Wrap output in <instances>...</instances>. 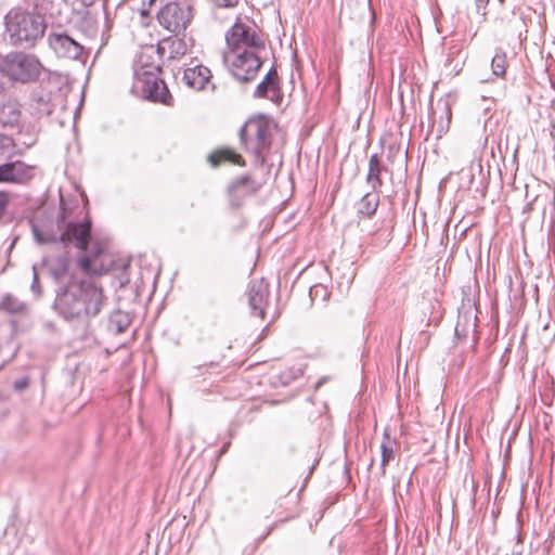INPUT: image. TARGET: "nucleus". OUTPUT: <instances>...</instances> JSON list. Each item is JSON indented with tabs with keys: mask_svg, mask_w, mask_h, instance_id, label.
Listing matches in <instances>:
<instances>
[{
	"mask_svg": "<svg viewBox=\"0 0 555 555\" xmlns=\"http://www.w3.org/2000/svg\"><path fill=\"white\" fill-rule=\"evenodd\" d=\"M107 297L102 286L90 280L73 282L57 293L54 308L65 320L85 322L100 314Z\"/></svg>",
	"mask_w": 555,
	"mask_h": 555,
	"instance_id": "1",
	"label": "nucleus"
},
{
	"mask_svg": "<svg viewBox=\"0 0 555 555\" xmlns=\"http://www.w3.org/2000/svg\"><path fill=\"white\" fill-rule=\"evenodd\" d=\"M275 124L270 117H250L240 130V141L244 151L254 157V165L262 167L270 154Z\"/></svg>",
	"mask_w": 555,
	"mask_h": 555,
	"instance_id": "2",
	"label": "nucleus"
},
{
	"mask_svg": "<svg viewBox=\"0 0 555 555\" xmlns=\"http://www.w3.org/2000/svg\"><path fill=\"white\" fill-rule=\"evenodd\" d=\"M5 31L15 47L33 48L44 35L47 24L39 13L22 8L11 9L5 17Z\"/></svg>",
	"mask_w": 555,
	"mask_h": 555,
	"instance_id": "3",
	"label": "nucleus"
},
{
	"mask_svg": "<svg viewBox=\"0 0 555 555\" xmlns=\"http://www.w3.org/2000/svg\"><path fill=\"white\" fill-rule=\"evenodd\" d=\"M42 68L36 55L22 51L10 52L0 61V73L9 80L24 85L38 80Z\"/></svg>",
	"mask_w": 555,
	"mask_h": 555,
	"instance_id": "4",
	"label": "nucleus"
},
{
	"mask_svg": "<svg viewBox=\"0 0 555 555\" xmlns=\"http://www.w3.org/2000/svg\"><path fill=\"white\" fill-rule=\"evenodd\" d=\"M48 46L56 57L86 62L89 56V48L86 42L74 37L61 26H53L47 37Z\"/></svg>",
	"mask_w": 555,
	"mask_h": 555,
	"instance_id": "5",
	"label": "nucleus"
},
{
	"mask_svg": "<svg viewBox=\"0 0 555 555\" xmlns=\"http://www.w3.org/2000/svg\"><path fill=\"white\" fill-rule=\"evenodd\" d=\"M262 53L242 49L231 50L224 55V63L236 81L248 83L257 77L262 66Z\"/></svg>",
	"mask_w": 555,
	"mask_h": 555,
	"instance_id": "6",
	"label": "nucleus"
},
{
	"mask_svg": "<svg viewBox=\"0 0 555 555\" xmlns=\"http://www.w3.org/2000/svg\"><path fill=\"white\" fill-rule=\"evenodd\" d=\"M193 17L194 8L188 0L168 2L157 13L158 23L177 35L188 28Z\"/></svg>",
	"mask_w": 555,
	"mask_h": 555,
	"instance_id": "7",
	"label": "nucleus"
},
{
	"mask_svg": "<svg viewBox=\"0 0 555 555\" xmlns=\"http://www.w3.org/2000/svg\"><path fill=\"white\" fill-rule=\"evenodd\" d=\"M133 87L141 93L142 98L146 100L159 102L168 106L173 104V98L167 85L155 73L146 70L137 73Z\"/></svg>",
	"mask_w": 555,
	"mask_h": 555,
	"instance_id": "8",
	"label": "nucleus"
},
{
	"mask_svg": "<svg viewBox=\"0 0 555 555\" xmlns=\"http://www.w3.org/2000/svg\"><path fill=\"white\" fill-rule=\"evenodd\" d=\"M227 42L231 50L266 52V41L254 25L237 21L227 35Z\"/></svg>",
	"mask_w": 555,
	"mask_h": 555,
	"instance_id": "9",
	"label": "nucleus"
},
{
	"mask_svg": "<svg viewBox=\"0 0 555 555\" xmlns=\"http://www.w3.org/2000/svg\"><path fill=\"white\" fill-rule=\"evenodd\" d=\"M261 188V184L249 175L242 176L228 186L230 205L234 208L241 207L245 199L255 195Z\"/></svg>",
	"mask_w": 555,
	"mask_h": 555,
	"instance_id": "10",
	"label": "nucleus"
},
{
	"mask_svg": "<svg viewBox=\"0 0 555 555\" xmlns=\"http://www.w3.org/2000/svg\"><path fill=\"white\" fill-rule=\"evenodd\" d=\"M255 99H268L276 105L283 101L280 77L278 70L272 66L253 92Z\"/></svg>",
	"mask_w": 555,
	"mask_h": 555,
	"instance_id": "11",
	"label": "nucleus"
},
{
	"mask_svg": "<svg viewBox=\"0 0 555 555\" xmlns=\"http://www.w3.org/2000/svg\"><path fill=\"white\" fill-rule=\"evenodd\" d=\"M91 227L92 223L87 218L80 222H69L61 234L60 241L64 246L74 244L78 249L87 251V246L91 238Z\"/></svg>",
	"mask_w": 555,
	"mask_h": 555,
	"instance_id": "12",
	"label": "nucleus"
},
{
	"mask_svg": "<svg viewBox=\"0 0 555 555\" xmlns=\"http://www.w3.org/2000/svg\"><path fill=\"white\" fill-rule=\"evenodd\" d=\"M247 296L251 313L264 319L266 308L270 296L268 283L263 280L250 282Z\"/></svg>",
	"mask_w": 555,
	"mask_h": 555,
	"instance_id": "13",
	"label": "nucleus"
},
{
	"mask_svg": "<svg viewBox=\"0 0 555 555\" xmlns=\"http://www.w3.org/2000/svg\"><path fill=\"white\" fill-rule=\"evenodd\" d=\"M33 178V167L21 160L0 166V182L22 184Z\"/></svg>",
	"mask_w": 555,
	"mask_h": 555,
	"instance_id": "14",
	"label": "nucleus"
},
{
	"mask_svg": "<svg viewBox=\"0 0 555 555\" xmlns=\"http://www.w3.org/2000/svg\"><path fill=\"white\" fill-rule=\"evenodd\" d=\"M102 249L95 244L79 259V267L86 274L101 275L108 271V266L102 258Z\"/></svg>",
	"mask_w": 555,
	"mask_h": 555,
	"instance_id": "15",
	"label": "nucleus"
},
{
	"mask_svg": "<svg viewBox=\"0 0 555 555\" xmlns=\"http://www.w3.org/2000/svg\"><path fill=\"white\" fill-rule=\"evenodd\" d=\"M188 51L186 43L177 36H170L160 40L157 44V54L162 59L179 60L185 55Z\"/></svg>",
	"mask_w": 555,
	"mask_h": 555,
	"instance_id": "16",
	"label": "nucleus"
},
{
	"mask_svg": "<svg viewBox=\"0 0 555 555\" xmlns=\"http://www.w3.org/2000/svg\"><path fill=\"white\" fill-rule=\"evenodd\" d=\"M21 116L22 112L18 103L8 101L0 104V129H18L21 124Z\"/></svg>",
	"mask_w": 555,
	"mask_h": 555,
	"instance_id": "17",
	"label": "nucleus"
},
{
	"mask_svg": "<svg viewBox=\"0 0 555 555\" xmlns=\"http://www.w3.org/2000/svg\"><path fill=\"white\" fill-rule=\"evenodd\" d=\"M210 78V69L203 65L189 67L183 73V81L185 85L195 90H203L205 86L209 83Z\"/></svg>",
	"mask_w": 555,
	"mask_h": 555,
	"instance_id": "18",
	"label": "nucleus"
},
{
	"mask_svg": "<svg viewBox=\"0 0 555 555\" xmlns=\"http://www.w3.org/2000/svg\"><path fill=\"white\" fill-rule=\"evenodd\" d=\"M388 169L383 164L378 154L371 155L369 159V168L366 175V182L371 185L373 191H379L383 185V173H387Z\"/></svg>",
	"mask_w": 555,
	"mask_h": 555,
	"instance_id": "19",
	"label": "nucleus"
},
{
	"mask_svg": "<svg viewBox=\"0 0 555 555\" xmlns=\"http://www.w3.org/2000/svg\"><path fill=\"white\" fill-rule=\"evenodd\" d=\"M208 162L214 167L219 166L223 162H230L241 167L246 166V162L242 155L236 153L233 149L229 147L215 150L211 154H209Z\"/></svg>",
	"mask_w": 555,
	"mask_h": 555,
	"instance_id": "20",
	"label": "nucleus"
},
{
	"mask_svg": "<svg viewBox=\"0 0 555 555\" xmlns=\"http://www.w3.org/2000/svg\"><path fill=\"white\" fill-rule=\"evenodd\" d=\"M378 192H369L360 199L357 205L358 214L365 217H372L375 214L379 203Z\"/></svg>",
	"mask_w": 555,
	"mask_h": 555,
	"instance_id": "21",
	"label": "nucleus"
},
{
	"mask_svg": "<svg viewBox=\"0 0 555 555\" xmlns=\"http://www.w3.org/2000/svg\"><path fill=\"white\" fill-rule=\"evenodd\" d=\"M131 324L129 313L117 310L113 312L108 320V330L115 334H121L127 331Z\"/></svg>",
	"mask_w": 555,
	"mask_h": 555,
	"instance_id": "22",
	"label": "nucleus"
},
{
	"mask_svg": "<svg viewBox=\"0 0 555 555\" xmlns=\"http://www.w3.org/2000/svg\"><path fill=\"white\" fill-rule=\"evenodd\" d=\"M0 309L12 314H18L26 310V306L12 294H5L0 302Z\"/></svg>",
	"mask_w": 555,
	"mask_h": 555,
	"instance_id": "23",
	"label": "nucleus"
},
{
	"mask_svg": "<svg viewBox=\"0 0 555 555\" xmlns=\"http://www.w3.org/2000/svg\"><path fill=\"white\" fill-rule=\"evenodd\" d=\"M380 451H382V461L380 466L383 469V474H385V466L390 462V460L393 459V448L392 442L390 441L389 435L387 430L384 433V440L380 443Z\"/></svg>",
	"mask_w": 555,
	"mask_h": 555,
	"instance_id": "24",
	"label": "nucleus"
},
{
	"mask_svg": "<svg viewBox=\"0 0 555 555\" xmlns=\"http://www.w3.org/2000/svg\"><path fill=\"white\" fill-rule=\"evenodd\" d=\"M507 56L505 52L498 51L491 62L492 73L498 77H504L507 68Z\"/></svg>",
	"mask_w": 555,
	"mask_h": 555,
	"instance_id": "25",
	"label": "nucleus"
},
{
	"mask_svg": "<svg viewBox=\"0 0 555 555\" xmlns=\"http://www.w3.org/2000/svg\"><path fill=\"white\" fill-rule=\"evenodd\" d=\"M80 28L85 30L88 39L96 37L99 31L96 21L92 16H85L80 22Z\"/></svg>",
	"mask_w": 555,
	"mask_h": 555,
	"instance_id": "26",
	"label": "nucleus"
},
{
	"mask_svg": "<svg viewBox=\"0 0 555 555\" xmlns=\"http://www.w3.org/2000/svg\"><path fill=\"white\" fill-rule=\"evenodd\" d=\"M309 295L312 301L320 300L324 302L328 299L330 292L325 285L315 284L310 288Z\"/></svg>",
	"mask_w": 555,
	"mask_h": 555,
	"instance_id": "27",
	"label": "nucleus"
},
{
	"mask_svg": "<svg viewBox=\"0 0 555 555\" xmlns=\"http://www.w3.org/2000/svg\"><path fill=\"white\" fill-rule=\"evenodd\" d=\"M15 143L9 135L0 134V156H11L14 152Z\"/></svg>",
	"mask_w": 555,
	"mask_h": 555,
	"instance_id": "28",
	"label": "nucleus"
},
{
	"mask_svg": "<svg viewBox=\"0 0 555 555\" xmlns=\"http://www.w3.org/2000/svg\"><path fill=\"white\" fill-rule=\"evenodd\" d=\"M31 230H33V234H34L36 241L39 244L52 243V242H56L57 241L55 235L44 233L35 223L31 224Z\"/></svg>",
	"mask_w": 555,
	"mask_h": 555,
	"instance_id": "29",
	"label": "nucleus"
},
{
	"mask_svg": "<svg viewBox=\"0 0 555 555\" xmlns=\"http://www.w3.org/2000/svg\"><path fill=\"white\" fill-rule=\"evenodd\" d=\"M33 100L38 103V109L40 111V113L47 115L51 114L52 106L50 104V96L48 94H34Z\"/></svg>",
	"mask_w": 555,
	"mask_h": 555,
	"instance_id": "30",
	"label": "nucleus"
},
{
	"mask_svg": "<svg viewBox=\"0 0 555 555\" xmlns=\"http://www.w3.org/2000/svg\"><path fill=\"white\" fill-rule=\"evenodd\" d=\"M31 291L34 292V294L36 296H40L41 295V287H40V283H39V276H38L37 269H36L35 266L33 267Z\"/></svg>",
	"mask_w": 555,
	"mask_h": 555,
	"instance_id": "31",
	"label": "nucleus"
},
{
	"mask_svg": "<svg viewBox=\"0 0 555 555\" xmlns=\"http://www.w3.org/2000/svg\"><path fill=\"white\" fill-rule=\"evenodd\" d=\"M64 1L73 7L80 5V7L87 8V7H91L98 0H64Z\"/></svg>",
	"mask_w": 555,
	"mask_h": 555,
	"instance_id": "32",
	"label": "nucleus"
},
{
	"mask_svg": "<svg viewBox=\"0 0 555 555\" xmlns=\"http://www.w3.org/2000/svg\"><path fill=\"white\" fill-rule=\"evenodd\" d=\"M9 205V195L5 192H0V219L2 218Z\"/></svg>",
	"mask_w": 555,
	"mask_h": 555,
	"instance_id": "33",
	"label": "nucleus"
},
{
	"mask_svg": "<svg viewBox=\"0 0 555 555\" xmlns=\"http://www.w3.org/2000/svg\"><path fill=\"white\" fill-rule=\"evenodd\" d=\"M29 385V379L27 377H22L20 379H16L13 384V387L15 390L22 391L26 389Z\"/></svg>",
	"mask_w": 555,
	"mask_h": 555,
	"instance_id": "34",
	"label": "nucleus"
},
{
	"mask_svg": "<svg viewBox=\"0 0 555 555\" xmlns=\"http://www.w3.org/2000/svg\"><path fill=\"white\" fill-rule=\"evenodd\" d=\"M219 8H233L238 3V0H212Z\"/></svg>",
	"mask_w": 555,
	"mask_h": 555,
	"instance_id": "35",
	"label": "nucleus"
},
{
	"mask_svg": "<svg viewBox=\"0 0 555 555\" xmlns=\"http://www.w3.org/2000/svg\"><path fill=\"white\" fill-rule=\"evenodd\" d=\"M422 338H423L425 345H428V343L430 340V334L428 332H424V333H422Z\"/></svg>",
	"mask_w": 555,
	"mask_h": 555,
	"instance_id": "36",
	"label": "nucleus"
},
{
	"mask_svg": "<svg viewBox=\"0 0 555 555\" xmlns=\"http://www.w3.org/2000/svg\"><path fill=\"white\" fill-rule=\"evenodd\" d=\"M62 270H64V268ZM55 275L56 278L61 279L63 275V271H55Z\"/></svg>",
	"mask_w": 555,
	"mask_h": 555,
	"instance_id": "37",
	"label": "nucleus"
},
{
	"mask_svg": "<svg viewBox=\"0 0 555 555\" xmlns=\"http://www.w3.org/2000/svg\"><path fill=\"white\" fill-rule=\"evenodd\" d=\"M439 321H440V317L435 318L434 321H433L434 325L437 326Z\"/></svg>",
	"mask_w": 555,
	"mask_h": 555,
	"instance_id": "38",
	"label": "nucleus"
},
{
	"mask_svg": "<svg viewBox=\"0 0 555 555\" xmlns=\"http://www.w3.org/2000/svg\"><path fill=\"white\" fill-rule=\"evenodd\" d=\"M228 444L223 446L221 449V453L225 452Z\"/></svg>",
	"mask_w": 555,
	"mask_h": 555,
	"instance_id": "39",
	"label": "nucleus"
},
{
	"mask_svg": "<svg viewBox=\"0 0 555 555\" xmlns=\"http://www.w3.org/2000/svg\"><path fill=\"white\" fill-rule=\"evenodd\" d=\"M409 150L405 151V157L409 158L410 157V154H409Z\"/></svg>",
	"mask_w": 555,
	"mask_h": 555,
	"instance_id": "40",
	"label": "nucleus"
},
{
	"mask_svg": "<svg viewBox=\"0 0 555 555\" xmlns=\"http://www.w3.org/2000/svg\"><path fill=\"white\" fill-rule=\"evenodd\" d=\"M3 366H4V363L0 365V370H2V369H3Z\"/></svg>",
	"mask_w": 555,
	"mask_h": 555,
	"instance_id": "41",
	"label": "nucleus"
},
{
	"mask_svg": "<svg viewBox=\"0 0 555 555\" xmlns=\"http://www.w3.org/2000/svg\"><path fill=\"white\" fill-rule=\"evenodd\" d=\"M151 2H153V0H150Z\"/></svg>",
	"mask_w": 555,
	"mask_h": 555,
	"instance_id": "42",
	"label": "nucleus"
}]
</instances>
